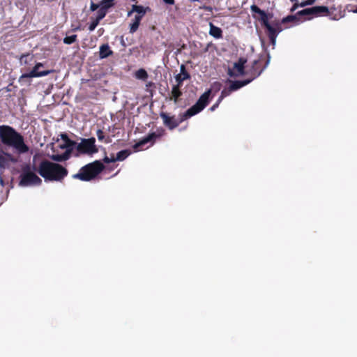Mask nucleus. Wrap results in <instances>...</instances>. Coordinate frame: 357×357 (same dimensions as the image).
Masks as SVG:
<instances>
[{"mask_svg":"<svg viewBox=\"0 0 357 357\" xmlns=\"http://www.w3.org/2000/svg\"><path fill=\"white\" fill-rule=\"evenodd\" d=\"M72 152V149H66L62 154L53 155L52 158L54 161L62 162L69 159Z\"/></svg>","mask_w":357,"mask_h":357,"instance_id":"nucleus-20","label":"nucleus"},{"mask_svg":"<svg viewBox=\"0 0 357 357\" xmlns=\"http://www.w3.org/2000/svg\"><path fill=\"white\" fill-rule=\"evenodd\" d=\"M332 8L329 9L327 6H317L301 10L296 13V15H310L311 17H308L307 19L310 20L313 17L331 16L332 14Z\"/></svg>","mask_w":357,"mask_h":357,"instance_id":"nucleus-7","label":"nucleus"},{"mask_svg":"<svg viewBox=\"0 0 357 357\" xmlns=\"http://www.w3.org/2000/svg\"><path fill=\"white\" fill-rule=\"evenodd\" d=\"M113 54V51L111 50L108 44H103L100 47L99 56L100 59H105Z\"/></svg>","mask_w":357,"mask_h":357,"instance_id":"nucleus-19","label":"nucleus"},{"mask_svg":"<svg viewBox=\"0 0 357 357\" xmlns=\"http://www.w3.org/2000/svg\"><path fill=\"white\" fill-rule=\"evenodd\" d=\"M95 143L94 137L82 139L81 142L77 144L76 149L80 154L93 155L98 151Z\"/></svg>","mask_w":357,"mask_h":357,"instance_id":"nucleus-8","label":"nucleus"},{"mask_svg":"<svg viewBox=\"0 0 357 357\" xmlns=\"http://www.w3.org/2000/svg\"><path fill=\"white\" fill-rule=\"evenodd\" d=\"M107 12L108 11L106 10L105 9L102 8V7H100L98 10L97 16H96V19L100 21L106 16Z\"/></svg>","mask_w":357,"mask_h":357,"instance_id":"nucleus-27","label":"nucleus"},{"mask_svg":"<svg viewBox=\"0 0 357 357\" xmlns=\"http://www.w3.org/2000/svg\"><path fill=\"white\" fill-rule=\"evenodd\" d=\"M61 139L64 141L65 144L61 146V147L63 148V149H73V146L75 145V141H73L71 140L68 136L65 134V133H62L61 134Z\"/></svg>","mask_w":357,"mask_h":357,"instance_id":"nucleus-21","label":"nucleus"},{"mask_svg":"<svg viewBox=\"0 0 357 357\" xmlns=\"http://www.w3.org/2000/svg\"><path fill=\"white\" fill-rule=\"evenodd\" d=\"M209 35L213 36L216 39H220L222 38V30L218 27L215 26L212 22L209 23Z\"/></svg>","mask_w":357,"mask_h":357,"instance_id":"nucleus-17","label":"nucleus"},{"mask_svg":"<svg viewBox=\"0 0 357 357\" xmlns=\"http://www.w3.org/2000/svg\"><path fill=\"white\" fill-rule=\"evenodd\" d=\"M139 25L135 23V22H131L130 24V29H129V32L130 33H134L135 32H136L139 28Z\"/></svg>","mask_w":357,"mask_h":357,"instance_id":"nucleus-31","label":"nucleus"},{"mask_svg":"<svg viewBox=\"0 0 357 357\" xmlns=\"http://www.w3.org/2000/svg\"><path fill=\"white\" fill-rule=\"evenodd\" d=\"M211 45V43H209V44H208L207 47H206V51H207V50H208V47H209Z\"/></svg>","mask_w":357,"mask_h":357,"instance_id":"nucleus-43","label":"nucleus"},{"mask_svg":"<svg viewBox=\"0 0 357 357\" xmlns=\"http://www.w3.org/2000/svg\"><path fill=\"white\" fill-rule=\"evenodd\" d=\"M202 8L204 10H205L206 11H209V12L212 11V7H211V6H204Z\"/></svg>","mask_w":357,"mask_h":357,"instance_id":"nucleus-39","label":"nucleus"},{"mask_svg":"<svg viewBox=\"0 0 357 357\" xmlns=\"http://www.w3.org/2000/svg\"><path fill=\"white\" fill-rule=\"evenodd\" d=\"M43 66V63H37L29 73H24L20 77V82H26L29 78L46 76L54 71L52 70L40 71L39 68Z\"/></svg>","mask_w":357,"mask_h":357,"instance_id":"nucleus-10","label":"nucleus"},{"mask_svg":"<svg viewBox=\"0 0 357 357\" xmlns=\"http://www.w3.org/2000/svg\"><path fill=\"white\" fill-rule=\"evenodd\" d=\"M163 1L169 5H173L174 4L175 1L174 0H163Z\"/></svg>","mask_w":357,"mask_h":357,"instance_id":"nucleus-38","label":"nucleus"},{"mask_svg":"<svg viewBox=\"0 0 357 357\" xmlns=\"http://www.w3.org/2000/svg\"><path fill=\"white\" fill-rule=\"evenodd\" d=\"M353 11H354V13H357V7H356V9L353 10Z\"/></svg>","mask_w":357,"mask_h":357,"instance_id":"nucleus-47","label":"nucleus"},{"mask_svg":"<svg viewBox=\"0 0 357 357\" xmlns=\"http://www.w3.org/2000/svg\"><path fill=\"white\" fill-rule=\"evenodd\" d=\"M316 0H306L301 3V7H305L306 6L312 5L315 3Z\"/></svg>","mask_w":357,"mask_h":357,"instance_id":"nucleus-33","label":"nucleus"},{"mask_svg":"<svg viewBox=\"0 0 357 357\" xmlns=\"http://www.w3.org/2000/svg\"><path fill=\"white\" fill-rule=\"evenodd\" d=\"M6 158L0 152V169H4L7 165Z\"/></svg>","mask_w":357,"mask_h":357,"instance_id":"nucleus-29","label":"nucleus"},{"mask_svg":"<svg viewBox=\"0 0 357 357\" xmlns=\"http://www.w3.org/2000/svg\"><path fill=\"white\" fill-rule=\"evenodd\" d=\"M33 59V56L30 54L22 55L20 58V62L22 63H28Z\"/></svg>","mask_w":357,"mask_h":357,"instance_id":"nucleus-28","label":"nucleus"},{"mask_svg":"<svg viewBox=\"0 0 357 357\" xmlns=\"http://www.w3.org/2000/svg\"><path fill=\"white\" fill-rule=\"evenodd\" d=\"M104 168L103 164L100 160H96L81 167L79 172L72 177L82 181H90L100 174Z\"/></svg>","mask_w":357,"mask_h":357,"instance_id":"nucleus-4","label":"nucleus"},{"mask_svg":"<svg viewBox=\"0 0 357 357\" xmlns=\"http://www.w3.org/2000/svg\"><path fill=\"white\" fill-rule=\"evenodd\" d=\"M332 19L336 20L338 19V17H332Z\"/></svg>","mask_w":357,"mask_h":357,"instance_id":"nucleus-46","label":"nucleus"},{"mask_svg":"<svg viewBox=\"0 0 357 357\" xmlns=\"http://www.w3.org/2000/svg\"><path fill=\"white\" fill-rule=\"evenodd\" d=\"M219 106V105H218L216 102L213 105L211 106L210 108H209V110L211 111V112H213L215 110L216 108H218Z\"/></svg>","mask_w":357,"mask_h":357,"instance_id":"nucleus-37","label":"nucleus"},{"mask_svg":"<svg viewBox=\"0 0 357 357\" xmlns=\"http://www.w3.org/2000/svg\"><path fill=\"white\" fill-rule=\"evenodd\" d=\"M148 11H151V8L149 6L144 7L141 5H132L131 10L128 13V16H130L132 13L135 12L137 13L136 15L140 16L141 18H143Z\"/></svg>","mask_w":357,"mask_h":357,"instance_id":"nucleus-15","label":"nucleus"},{"mask_svg":"<svg viewBox=\"0 0 357 357\" xmlns=\"http://www.w3.org/2000/svg\"><path fill=\"white\" fill-rule=\"evenodd\" d=\"M225 98L222 96V95L220 94V97L218 98L216 103L218 105H220V103L222 102V100L224 99Z\"/></svg>","mask_w":357,"mask_h":357,"instance_id":"nucleus-41","label":"nucleus"},{"mask_svg":"<svg viewBox=\"0 0 357 357\" xmlns=\"http://www.w3.org/2000/svg\"><path fill=\"white\" fill-rule=\"evenodd\" d=\"M77 40V36L74 34L69 36H66L63 38V43L66 45H71L74 43H75Z\"/></svg>","mask_w":357,"mask_h":357,"instance_id":"nucleus-26","label":"nucleus"},{"mask_svg":"<svg viewBox=\"0 0 357 357\" xmlns=\"http://www.w3.org/2000/svg\"><path fill=\"white\" fill-rule=\"evenodd\" d=\"M100 23V21L98 20L97 19H95L94 20H93L91 24H89V30L90 31H93L96 28V26L98 25V24Z\"/></svg>","mask_w":357,"mask_h":357,"instance_id":"nucleus-30","label":"nucleus"},{"mask_svg":"<svg viewBox=\"0 0 357 357\" xmlns=\"http://www.w3.org/2000/svg\"><path fill=\"white\" fill-rule=\"evenodd\" d=\"M131 153L130 150L126 149L120 151L117 153L116 157L115 158L116 161H123L128 158Z\"/></svg>","mask_w":357,"mask_h":357,"instance_id":"nucleus-22","label":"nucleus"},{"mask_svg":"<svg viewBox=\"0 0 357 357\" xmlns=\"http://www.w3.org/2000/svg\"><path fill=\"white\" fill-rule=\"evenodd\" d=\"M160 116L162 119L163 124L169 130H174L179 126V122L175 118V116H169L165 112H161Z\"/></svg>","mask_w":357,"mask_h":357,"instance_id":"nucleus-13","label":"nucleus"},{"mask_svg":"<svg viewBox=\"0 0 357 357\" xmlns=\"http://www.w3.org/2000/svg\"><path fill=\"white\" fill-rule=\"evenodd\" d=\"M190 79V73L186 70L185 65L182 64L180 67V73L175 76L176 84L183 86V82Z\"/></svg>","mask_w":357,"mask_h":357,"instance_id":"nucleus-14","label":"nucleus"},{"mask_svg":"<svg viewBox=\"0 0 357 357\" xmlns=\"http://www.w3.org/2000/svg\"><path fill=\"white\" fill-rule=\"evenodd\" d=\"M78 30H80V26H76V27H75V28H73V29H72V31H78Z\"/></svg>","mask_w":357,"mask_h":357,"instance_id":"nucleus-42","label":"nucleus"},{"mask_svg":"<svg viewBox=\"0 0 357 357\" xmlns=\"http://www.w3.org/2000/svg\"><path fill=\"white\" fill-rule=\"evenodd\" d=\"M190 1H193V2H195V1H199V0H190Z\"/></svg>","mask_w":357,"mask_h":357,"instance_id":"nucleus-45","label":"nucleus"},{"mask_svg":"<svg viewBox=\"0 0 357 357\" xmlns=\"http://www.w3.org/2000/svg\"><path fill=\"white\" fill-rule=\"evenodd\" d=\"M100 7V3L97 4V3H95L93 1L91 2L90 10L91 11H95V10H98Z\"/></svg>","mask_w":357,"mask_h":357,"instance_id":"nucleus-34","label":"nucleus"},{"mask_svg":"<svg viewBox=\"0 0 357 357\" xmlns=\"http://www.w3.org/2000/svg\"><path fill=\"white\" fill-rule=\"evenodd\" d=\"M142 20V18H141L140 16L135 15L134 20H132V22H135L139 25Z\"/></svg>","mask_w":357,"mask_h":357,"instance_id":"nucleus-36","label":"nucleus"},{"mask_svg":"<svg viewBox=\"0 0 357 357\" xmlns=\"http://www.w3.org/2000/svg\"><path fill=\"white\" fill-rule=\"evenodd\" d=\"M135 76L139 79L145 80L148 78V73L144 69L141 68L136 72Z\"/></svg>","mask_w":357,"mask_h":357,"instance_id":"nucleus-25","label":"nucleus"},{"mask_svg":"<svg viewBox=\"0 0 357 357\" xmlns=\"http://www.w3.org/2000/svg\"><path fill=\"white\" fill-rule=\"evenodd\" d=\"M33 169V165H26L22 169L20 175V185L21 186H33L40 185L42 183V179L36 174Z\"/></svg>","mask_w":357,"mask_h":357,"instance_id":"nucleus-6","label":"nucleus"},{"mask_svg":"<svg viewBox=\"0 0 357 357\" xmlns=\"http://www.w3.org/2000/svg\"><path fill=\"white\" fill-rule=\"evenodd\" d=\"M247 60L245 58H239L238 61L234 64V70H235L236 72L235 73L231 69H229V75L230 77H238L239 75H246V71L245 70V64Z\"/></svg>","mask_w":357,"mask_h":357,"instance_id":"nucleus-12","label":"nucleus"},{"mask_svg":"<svg viewBox=\"0 0 357 357\" xmlns=\"http://www.w3.org/2000/svg\"><path fill=\"white\" fill-rule=\"evenodd\" d=\"M115 4V0H102L100 2V6L102 8L108 11V10L113 7Z\"/></svg>","mask_w":357,"mask_h":357,"instance_id":"nucleus-23","label":"nucleus"},{"mask_svg":"<svg viewBox=\"0 0 357 357\" xmlns=\"http://www.w3.org/2000/svg\"><path fill=\"white\" fill-rule=\"evenodd\" d=\"M103 161L105 163H109V162H116L115 158L112 157L111 158H108L107 156H105L103 159Z\"/></svg>","mask_w":357,"mask_h":357,"instance_id":"nucleus-35","label":"nucleus"},{"mask_svg":"<svg viewBox=\"0 0 357 357\" xmlns=\"http://www.w3.org/2000/svg\"><path fill=\"white\" fill-rule=\"evenodd\" d=\"M96 135L99 141L104 142L106 144L111 142V139L109 136L105 137L104 132L102 130L98 129L96 132Z\"/></svg>","mask_w":357,"mask_h":357,"instance_id":"nucleus-24","label":"nucleus"},{"mask_svg":"<svg viewBox=\"0 0 357 357\" xmlns=\"http://www.w3.org/2000/svg\"><path fill=\"white\" fill-rule=\"evenodd\" d=\"M250 10L252 17L258 20L261 26L265 29V33L268 36L271 44L274 47L276 43V38L278 34L283 30L282 24L288 22H295L298 20L296 15H288L281 20H274L269 22V16L271 17L273 15H268L264 10L260 9L257 5L252 4L250 6Z\"/></svg>","mask_w":357,"mask_h":357,"instance_id":"nucleus-1","label":"nucleus"},{"mask_svg":"<svg viewBox=\"0 0 357 357\" xmlns=\"http://www.w3.org/2000/svg\"><path fill=\"white\" fill-rule=\"evenodd\" d=\"M182 86L178 84L173 85L171 91V97L169 99L173 100L175 103H177L180 97L183 95V93L181 90Z\"/></svg>","mask_w":357,"mask_h":357,"instance_id":"nucleus-16","label":"nucleus"},{"mask_svg":"<svg viewBox=\"0 0 357 357\" xmlns=\"http://www.w3.org/2000/svg\"><path fill=\"white\" fill-rule=\"evenodd\" d=\"M298 6H300V5H298V3L294 4L291 8V12H294Z\"/></svg>","mask_w":357,"mask_h":357,"instance_id":"nucleus-40","label":"nucleus"},{"mask_svg":"<svg viewBox=\"0 0 357 357\" xmlns=\"http://www.w3.org/2000/svg\"><path fill=\"white\" fill-rule=\"evenodd\" d=\"M232 92V90H231V88L230 86H229L228 88H225L224 89L222 92H221V95H222V96L224 98L229 96L231 94V93Z\"/></svg>","mask_w":357,"mask_h":357,"instance_id":"nucleus-32","label":"nucleus"},{"mask_svg":"<svg viewBox=\"0 0 357 357\" xmlns=\"http://www.w3.org/2000/svg\"><path fill=\"white\" fill-rule=\"evenodd\" d=\"M252 82V79H246L244 80H237L231 82L230 88L232 91H236L239 89H241L243 86H246L247 84H250Z\"/></svg>","mask_w":357,"mask_h":357,"instance_id":"nucleus-18","label":"nucleus"},{"mask_svg":"<svg viewBox=\"0 0 357 357\" xmlns=\"http://www.w3.org/2000/svg\"><path fill=\"white\" fill-rule=\"evenodd\" d=\"M268 60L264 66L261 67V61L259 59L255 60L252 62V66L250 69L246 71V75L250 76L249 79H252V81L258 77L266 68Z\"/></svg>","mask_w":357,"mask_h":357,"instance_id":"nucleus-11","label":"nucleus"},{"mask_svg":"<svg viewBox=\"0 0 357 357\" xmlns=\"http://www.w3.org/2000/svg\"><path fill=\"white\" fill-rule=\"evenodd\" d=\"M152 84H153L152 82H149V84H147V86H151Z\"/></svg>","mask_w":357,"mask_h":357,"instance_id":"nucleus-44","label":"nucleus"},{"mask_svg":"<svg viewBox=\"0 0 357 357\" xmlns=\"http://www.w3.org/2000/svg\"><path fill=\"white\" fill-rule=\"evenodd\" d=\"M211 90L205 91L197 100L196 103L187 109L184 113L179 115V124L191 116H193L202 112L209 103Z\"/></svg>","mask_w":357,"mask_h":357,"instance_id":"nucleus-5","label":"nucleus"},{"mask_svg":"<svg viewBox=\"0 0 357 357\" xmlns=\"http://www.w3.org/2000/svg\"><path fill=\"white\" fill-rule=\"evenodd\" d=\"M165 130L161 128L160 130H158L156 132L149 133L147 136L143 137L139 142L135 144L132 146L133 149L135 151H139L141 150V148L146 144L149 142H151V144H153L155 140L160 138L161 136L164 135Z\"/></svg>","mask_w":357,"mask_h":357,"instance_id":"nucleus-9","label":"nucleus"},{"mask_svg":"<svg viewBox=\"0 0 357 357\" xmlns=\"http://www.w3.org/2000/svg\"><path fill=\"white\" fill-rule=\"evenodd\" d=\"M0 139L3 144L13 147L20 153H24L29 151L22 135L9 126H0Z\"/></svg>","mask_w":357,"mask_h":357,"instance_id":"nucleus-3","label":"nucleus"},{"mask_svg":"<svg viewBox=\"0 0 357 357\" xmlns=\"http://www.w3.org/2000/svg\"><path fill=\"white\" fill-rule=\"evenodd\" d=\"M37 155L33 157V169L36 171L46 181L61 182L68 175V169L61 165L51 162L47 159L42 160L38 165L36 163Z\"/></svg>","mask_w":357,"mask_h":357,"instance_id":"nucleus-2","label":"nucleus"}]
</instances>
